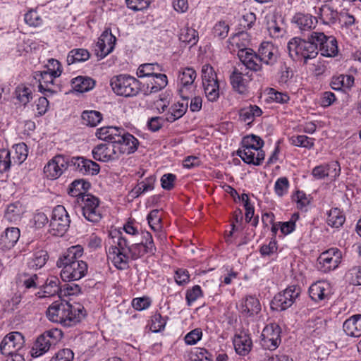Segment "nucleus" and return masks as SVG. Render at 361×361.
Segmentation results:
<instances>
[{
	"label": "nucleus",
	"instance_id": "nucleus-1",
	"mask_svg": "<svg viewBox=\"0 0 361 361\" xmlns=\"http://www.w3.org/2000/svg\"><path fill=\"white\" fill-rule=\"evenodd\" d=\"M145 242L132 243L129 238L123 236L121 232H115L112 237L114 245L108 250L107 256L111 260L114 265L120 270L126 269L128 267L130 260H136L145 254L154 255L156 247L150 233H143Z\"/></svg>",
	"mask_w": 361,
	"mask_h": 361
},
{
	"label": "nucleus",
	"instance_id": "nucleus-2",
	"mask_svg": "<svg viewBox=\"0 0 361 361\" xmlns=\"http://www.w3.org/2000/svg\"><path fill=\"white\" fill-rule=\"evenodd\" d=\"M80 305H73L66 301L54 302L47 310L48 319L64 326H72L80 322L85 315Z\"/></svg>",
	"mask_w": 361,
	"mask_h": 361
},
{
	"label": "nucleus",
	"instance_id": "nucleus-3",
	"mask_svg": "<svg viewBox=\"0 0 361 361\" xmlns=\"http://www.w3.org/2000/svg\"><path fill=\"white\" fill-rule=\"evenodd\" d=\"M263 145L264 141L259 136L247 135L243 139L242 147L237 151V155L246 164L259 166L265 156L262 150Z\"/></svg>",
	"mask_w": 361,
	"mask_h": 361
},
{
	"label": "nucleus",
	"instance_id": "nucleus-4",
	"mask_svg": "<svg viewBox=\"0 0 361 361\" xmlns=\"http://www.w3.org/2000/svg\"><path fill=\"white\" fill-rule=\"evenodd\" d=\"M287 49L293 60H304L305 63H307L308 59H314L318 54L317 42L312 39V35L309 40L299 37L291 39L288 43Z\"/></svg>",
	"mask_w": 361,
	"mask_h": 361
},
{
	"label": "nucleus",
	"instance_id": "nucleus-5",
	"mask_svg": "<svg viewBox=\"0 0 361 361\" xmlns=\"http://www.w3.org/2000/svg\"><path fill=\"white\" fill-rule=\"evenodd\" d=\"M63 337V333L58 329L44 331L39 336L30 350L33 357H37L47 353L52 346H55Z\"/></svg>",
	"mask_w": 361,
	"mask_h": 361
},
{
	"label": "nucleus",
	"instance_id": "nucleus-6",
	"mask_svg": "<svg viewBox=\"0 0 361 361\" xmlns=\"http://www.w3.org/2000/svg\"><path fill=\"white\" fill-rule=\"evenodd\" d=\"M70 223L66 208L63 205H57L52 210L49 232L52 235L63 236L68 229Z\"/></svg>",
	"mask_w": 361,
	"mask_h": 361
},
{
	"label": "nucleus",
	"instance_id": "nucleus-7",
	"mask_svg": "<svg viewBox=\"0 0 361 361\" xmlns=\"http://www.w3.org/2000/svg\"><path fill=\"white\" fill-rule=\"evenodd\" d=\"M300 294L299 287L289 286L274 296L271 300V307L278 311L285 310L292 306Z\"/></svg>",
	"mask_w": 361,
	"mask_h": 361
},
{
	"label": "nucleus",
	"instance_id": "nucleus-8",
	"mask_svg": "<svg viewBox=\"0 0 361 361\" xmlns=\"http://www.w3.org/2000/svg\"><path fill=\"white\" fill-rule=\"evenodd\" d=\"M281 329L276 323L267 324L263 329L261 335V345L263 348L269 350H276L281 342Z\"/></svg>",
	"mask_w": 361,
	"mask_h": 361
},
{
	"label": "nucleus",
	"instance_id": "nucleus-9",
	"mask_svg": "<svg viewBox=\"0 0 361 361\" xmlns=\"http://www.w3.org/2000/svg\"><path fill=\"white\" fill-rule=\"evenodd\" d=\"M57 267L62 268L60 275L64 281L80 280L86 275L88 269L87 264L85 261L71 262V263Z\"/></svg>",
	"mask_w": 361,
	"mask_h": 361
},
{
	"label": "nucleus",
	"instance_id": "nucleus-10",
	"mask_svg": "<svg viewBox=\"0 0 361 361\" xmlns=\"http://www.w3.org/2000/svg\"><path fill=\"white\" fill-rule=\"evenodd\" d=\"M70 166V158L61 154L54 156L44 167V173L49 179H56Z\"/></svg>",
	"mask_w": 361,
	"mask_h": 361
},
{
	"label": "nucleus",
	"instance_id": "nucleus-11",
	"mask_svg": "<svg viewBox=\"0 0 361 361\" xmlns=\"http://www.w3.org/2000/svg\"><path fill=\"white\" fill-rule=\"evenodd\" d=\"M312 39L317 42V48L323 56L327 57L335 56L338 54L337 41L333 36H326L323 32H313Z\"/></svg>",
	"mask_w": 361,
	"mask_h": 361
},
{
	"label": "nucleus",
	"instance_id": "nucleus-12",
	"mask_svg": "<svg viewBox=\"0 0 361 361\" xmlns=\"http://www.w3.org/2000/svg\"><path fill=\"white\" fill-rule=\"evenodd\" d=\"M114 145L118 157L123 154H132L135 152L139 145V142L133 135L125 133L124 130L121 128L116 140H114Z\"/></svg>",
	"mask_w": 361,
	"mask_h": 361
},
{
	"label": "nucleus",
	"instance_id": "nucleus-13",
	"mask_svg": "<svg viewBox=\"0 0 361 361\" xmlns=\"http://www.w3.org/2000/svg\"><path fill=\"white\" fill-rule=\"evenodd\" d=\"M25 343L23 334L18 331L8 334L0 344V352L3 355L13 354L20 350Z\"/></svg>",
	"mask_w": 361,
	"mask_h": 361
},
{
	"label": "nucleus",
	"instance_id": "nucleus-14",
	"mask_svg": "<svg viewBox=\"0 0 361 361\" xmlns=\"http://www.w3.org/2000/svg\"><path fill=\"white\" fill-rule=\"evenodd\" d=\"M341 252L338 248H331L323 252L318 258L320 269L327 272L338 267L341 262Z\"/></svg>",
	"mask_w": 361,
	"mask_h": 361
},
{
	"label": "nucleus",
	"instance_id": "nucleus-15",
	"mask_svg": "<svg viewBox=\"0 0 361 361\" xmlns=\"http://www.w3.org/2000/svg\"><path fill=\"white\" fill-rule=\"evenodd\" d=\"M70 166L84 175H96L99 172V165L82 157H75L70 159Z\"/></svg>",
	"mask_w": 361,
	"mask_h": 361
},
{
	"label": "nucleus",
	"instance_id": "nucleus-16",
	"mask_svg": "<svg viewBox=\"0 0 361 361\" xmlns=\"http://www.w3.org/2000/svg\"><path fill=\"white\" fill-rule=\"evenodd\" d=\"M113 90L115 89H129V90H142L141 82L135 78L129 75L121 74L114 76L110 80Z\"/></svg>",
	"mask_w": 361,
	"mask_h": 361
},
{
	"label": "nucleus",
	"instance_id": "nucleus-17",
	"mask_svg": "<svg viewBox=\"0 0 361 361\" xmlns=\"http://www.w3.org/2000/svg\"><path fill=\"white\" fill-rule=\"evenodd\" d=\"M116 38L108 30H105L99 37L95 46L96 55L103 59L110 54L114 49Z\"/></svg>",
	"mask_w": 361,
	"mask_h": 361
},
{
	"label": "nucleus",
	"instance_id": "nucleus-18",
	"mask_svg": "<svg viewBox=\"0 0 361 361\" xmlns=\"http://www.w3.org/2000/svg\"><path fill=\"white\" fill-rule=\"evenodd\" d=\"M93 158L99 161L107 162L118 159L114 143H104L95 146L92 151Z\"/></svg>",
	"mask_w": 361,
	"mask_h": 361
},
{
	"label": "nucleus",
	"instance_id": "nucleus-19",
	"mask_svg": "<svg viewBox=\"0 0 361 361\" xmlns=\"http://www.w3.org/2000/svg\"><path fill=\"white\" fill-rule=\"evenodd\" d=\"M238 56L240 61L247 69L253 71H260L262 61L257 54L251 49H241L238 52Z\"/></svg>",
	"mask_w": 361,
	"mask_h": 361
},
{
	"label": "nucleus",
	"instance_id": "nucleus-20",
	"mask_svg": "<svg viewBox=\"0 0 361 361\" xmlns=\"http://www.w3.org/2000/svg\"><path fill=\"white\" fill-rule=\"evenodd\" d=\"M239 311L244 317H254L261 311L260 302L256 297L247 295L242 300L239 306Z\"/></svg>",
	"mask_w": 361,
	"mask_h": 361
},
{
	"label": "nucleus",
	"instance_id": "nucleus-21",
	"mask_svg": "<svg viewBox=\"0 0 361 361\" xmlns=\"http://www.w3.org/2000/svg\"><path fill=\"white\" fill-rule=\"evenodd\" d=\"M57 78L54 75L46 71H37L35 73L31 85L33 88L36 87L38 90H52L54 79Z\"/></svg>",
	"mask_w": 361,
	"mask_h": 361
},
{
	"label": "nucleus",
	"instance_id": "nucleus-22",
	"mask_svg": "<svg viewBox=\"0 0 361 361\" xmlns=\"http://www.w3.org/2000/svg\"><path fill=\"white\" fill-rule=\"evenodd\" d=\"M202 78L204 90H219L220 85L216 73L210 65L204 64L202 66Z\"/></svg>",
	"mask_w": 361,
	"mask_h": 361
},
{
	"label": "nucleus",
	"instance_id": "nucleus-23",
	"mask_svg": "<svg viewBox=\"0 0 361 361\" xmlns=\"http://www.w3.org/2000/svg\"><path fill=\"white\" fill-rule=\"evenodd\" d=\"M257 54L262 63L271 66L276 62L278 58L276 49L269 42L262 43Z\"/></svg>",
	"mask_w": 361,
	"mask_h": 361
},
{
	"label": "nucleus",
	"instance_id": "nucleus-24",
	"mask_svg": "<svg viewBox=\"0 0 361 361\" xmlns=\"http://www.w3.org/2000/svg\"><path fill=\"white\" fill-rule=\"evenodd\" d=\"M20 230L16 227L8 228L0 236V247L2 250H10L18 242Z\"/></svg>",
	"mask_w": 361,
	"mask_h": 361
},
{
	"label": "nucleus",
	"instance_id": "nucleus-25",
	"mask_svg": "<svg viewBox=\"0 0 361 361\" xmlns=\"http://www.w3.org/2000/svg\"><path fill=\"white\" fill-rule=\"evenodd\" d=\"M329 293V286L324 281H317L309 288L310 296L315 302L324 300L328 298Z\"/></svg>",
	"mask_w": 361,
	"mask_h": 361
},
{
	"label": "nucleus",
	"instance_id": "nucleus-26",
	"mask_svg": "<svg viewBox=\"0 0 361 361\" xmlns=\"http://www.w3.org/2000/svg\"><path fill=\"white\" fill-rule=\"evenodd\" d=\"M233 345L235 352L240 355H246L251 350L252 342L249 335L245 333H240L235 336Z\"/></svg>",
	"mask_w": 361,
	"mask_h": 361
},
{
	"label": "nucleus",
	"instance_id": "nucleus-27",
	"mask_svg": "<svg viewBox=\"0 0 361 361\" xmlns=\"http://www.w3.org/2000/svg\"><path fill=\"white\" fill-rule=\"evenodd\" d=\"M343 328L348 336H361V314H355L346 319L343 323Z\"/></svg>",
	"mask_w": 361,
	"mask_h": 361
},
{
	"label": "nucleus",
	"instance_id": "nucleus-28",
	"mask_svg": "<svg viewBox=\"0 0 361 361\" xmlns=\"http://www.w3.org/2000/svg\"><path fill=\"white\" fill-rule=\"evenodd\" d=\"M90 183L84 179L75 180L70 185L68 189V193L72 197H77V202L80 203V197L88 195L87 192L90 188Z\"/></svg>",
	"mask_w": 361,
	"mask_h": 361
},
{
	"label": "nucleus",
	"instance_id": "nucleus-29",
	"mask_svg": "<svg viewBox=\"0 0 361 361\" xmlns=\"http://www.w3.org/2000/svg\"><path fill=\"white\" fill-rule=\"evenodd\" d=\"M293 21L302 31H308L315 27L318 20L310 14L298 13L293 16Z\"/></svg>",
	"mask_w": 361,
	"mask_h": 361
},
{
	"label": "nucleus",
	"instance_id": "nucleus-30",
	"mask_svg": "<svg viewBox=\"0 0 361 361\" xmlns=\"http://www.w3.org/2000/svg\"><path fill=\"white\" fill-rule=\"evenodd\" d=\"M83 247L80 245L70 247L66 252L56 262L57 266H63L64 264L71 262L79 261L78 259L82 256Z\"/></svg>",
	"mask_w": 361,
	"mask_h": 361
},
{
	"label": "nucleus",
	"instance_id": "nucleus-31",
	"mask_svg": "<svg viewBox=\"0 0 361 361\" xmlns=\"http://www.w3.org/2000/svg\"><path fill=\"white\" fill-rule=\"evenodd\" d=\"M320 21L325 25L334 24L338 19V13L328 4H324L319 8L317 13Z\"/></svg>",
	"mask_w": 361,
	"mask_h": 361
},
{
	"label": "nucleus",
	"instance_id": "nucleus-32",
	"mask_svg": "<svg viewBox=\"0 0 361 361\" xmlns=\"http://www.w3.org/2000/svg\"><path fill=\"white\" fill-rule=\"evenodd\" d=\"M188 108V101L173 104L166 114V121L173 123L180 118L187 111Z\"/></svg>",
	"mask_w": 361,
	"mask_h": 361
},
{
	"label": "nucleus",
	"instance_id": "nucleus-33",
	"mask_svg": "<svg viewBox=\"0 0 361 361\" xmlns=\"http://www.w3.org/2000/svg\"><path fill=\"white\" fill-rule=\"evenodd\" d=\"M355 78L350 75H340L334 76L331 81V87L334 90L350 89L354 85Z\"/></svg>",
	"mask_w": 361,
	"mask_h": 361
},
{
	"label": "nucleus",
	"instance_id": "nucleus-34",
	"mask_svg": "<svg viewBox=\"0 0 361 361\" xmlns=\"http://www.w3.org/2000/svg\"><path fill=\"white\" fill-rule=\"evenodd\" d=\"M96 82L88 76L80 75L71 80L72 90H92Z\"/></svg>",
	"mask_w": 361,
	"mask_h": 361
},
{
	"label": "nucleus",
	"instance_id": "nucleus-35",
	"mask_svg": "<svg viewBox=\"0 0 361 361\" xmlns=\"http://www.w3.org/2000/svg\"><path fill=\"white\" fill-rule=\"evenodd\" d=\"M121 128L107 126L97 129L96 136L99 139L106 142V143H114Z\"/></svg>",
	"mask_w": 361,
	"mask_h": 361
},
{
	"label": "nucleus",
	"instance_id": "nucleus-36",
	"mask_svg": "<svg viewBox=\"0 0 361 361\" xmlns=\"http://www.w3.org/2000/svg\"><path fill=\"white\" fill-rule=\"evenodd\" d=\"M59 279L54 276L47 278L44 285H43L44 295L42 297H50L61 292V288L59 286Z\"/></svg>",
	"mask_w": 361,
	"mask_h": 361
},
{
	"label": "nucleus",
	"instance_id": "nucleus-37",
	"mask_svg": "<svg viewBox=\"0 0 361 361\" xmlns=\"http://www.w3.org/2000/svg\"><path fill=\"white\" fill-rule=\"evenodd\" d=\"M262 114V109L256 105H250L248 107L243 108L240 111V118L247 125H250L255 117H259Z\"/></svg>",
	"mask_w": 361,
	"mask_h": 361
},
{
	"label": "nucleus",
	"instance_id": "nucleus-38",
	"mask_svg": "<svg viewBox=\"0 0 361 361\" xmlns=\"http://www.w3.org/2000/svg\"><path fill=\"white\" fill-rule=\"evenodd\" d=\"M196 77V71L192 68H185L179 73V83L183 88H190Z\"/></svg>",
	"mask_w": 361,
	"mask_h": 361
},
{
	"label": "nucleus",
	"instance_id": "nucleus-39",
	"mask_svg": "<svg viewBox=\"0 0 361 361\" xmlns=\"http://www.w3.org/2000/svg\"><path fill=\"white\" fill-rule=\"evenodd\" d=\"M90 57V52L85 49H73L67 56V63L68 65L83 62L88 60Z\"/></svg>",
	"mask_w": 361,
	"mask_h": 361
},
{
	"label": "nucleus",
	"instance_id": "nucleus-40",
	"mask_svg": "<svg viewBox=\"0 0 361 361\" xmlns=\"http://www.w3.org/2000/svg\"><path fill=\"white\" fill-rule=\"evenodd\" d=\"M48 259L47 252L39 250L34 252L27 264L31 269H37L44 266Z\"/></svg>",
	"mask_w": 361,
	"mask_h": 361
},
{
	"label": "nucleus",
	"instance_id": "nucleus-41",
	"mask_svg": "<svg viewBox=\"0 0 361 361\" xmlns=\"http://www.w3.org/2000/svg\"><path fill=\"white\" fill-rule=\"evenodd\" d=\"M179 39L186 44L195 45L198 40L197 32L192 27L185 26L180 30Z\"/></svg>",
	"mask_w": 361,
	"mask_h": 361
},
{
	"label": "nucleus",
	"instance_id": "nucleus-42",
	"mask_svg": "<svg viewBox=\"0 0 361 361\" xmlns=\"http://www.w3.org/2000/svg\"><path fill=\"white\" fill-rule=\"evenodd\" d=\"M82 119L83 123L87 126L95 127L102 120V115L99 111H84L82 113Z\"/></svg>",
	"mask_w": 361,
	"mask_h": 361
},
{
	"label": "nucleus",
	"instance_id": "nucleus-43",
	"mask_svg": "<svg viewBox=\"0 0 361 361\" xmlns=\"http://www.w3.org/2000/svg\"><path fill=\"white\" fill-rule=\"evenodd\" d=\"M345 218L338 208H334L329 212L326 222L331 227L339 228L345 222Z\"/></svg>",
	"mask_w": 361,
	"mask_h": 361
},
{
	"label": "nucleus",
	"instance_id": "nucleus-44",
	"mask_svg": "<svg viewBox=\"0 0 361 361\" xmlns=\"http://www.w3.org/2000/svg\"><path fill=\"white\" fill-rule=\"evenodd\" d=\"M160 66L155 63H144L139 66L137 71V75L138 78L154 76L156 71H159Z\"/></svg>",
	"mask_w": 361,
	"mask_h": 361
},
{
	"label": "nucleus",
	"instance_id": "nucleus-45",
	"mask_svg": "<svg viewBox=\"0 0 361 361\" xmlns=\"http://www.w3.org/2000/svg\"><path fill=\"white\" fill-rule=\"evenodd\" d=\"M21 214V207L18 202H16L8 206L4 217L9 221H16L20 219Z\"/></svg>",
	"mask_w": 361,
	"mask_h": 361
},
{
	"label": "nucleus",
	"instance_id": "nucleus-46",
	"mask_svg": "<svg viewBox=\"0 0 361 361\" xmlns=\"http://www.w3.org/2000/svg\"><path fill=\"white\" fill-rule=\"evenodd\" d=\"M80 198V203L78 204L82 212L87 209L98 207L99 205V199L91 194L83 195Z\"/></svg>",
	"mask_w": 361,
	"mask_h": 361
},
{
	"label": "nucleus",
	"instance_id": "nucleus-47",
	"mask_svg": "<svg viewBox=\"0 0 361 361\" xmlns=\"http://www.w3.org/2000/svg\"><path fill=\"white\" fill-rule=\"evenodd\" d=\"M19 282L25 287V288H36L39 285L38 281V276L35 274H28L23 273L19 276Z\"/></svg>",
	"mask_w": 361,
	"mask_h": 361
},
{
	"label": "nucleus",
	"instance_id": "nucleus-48",
	"mask_svg": "<svg viewBox=\"0 0 361 361\" xmlns=\"http://www.w3.org/2000/svg\"><path fill=\"white\" fill-rule=\"evenodd\" d=\"M11 164V152L6 149H0V173L6 172Z\"/></svg>",
	"mask_w": 361,
	"mask_h": 361
},
{
	"label": "nucleus",
	"instance_id": "nucleus-49",
	"mask_svg": "<svg viewBox=\"0 0 361 361\" xmlns=\"http://www.w3.org/2000/svg\"><path fill=\"white\" fill-rule=\"evenodd\" d=\"M291 143L298 147L311 148L314 145V139L306 135L293 136L290 139Z\"/></svg>",
	"mask_w": 361,
	"mask_h": 361
},
{
	"label": "nucleus",
	"instance_id": "nucleus-50",
	"mask_svg": "<svg viewBox=\"0 0 361 361\" xmlns=\"http://www.w3.org/2000/svg\"><path fill=\"white\" fill-rule=\"evenodd\" d=\"M202 296V290L199 285L194 286L186 291L185 300L187 305L190 306L200 297Z\"/></svg>",
	"mask_w": 361,
	"mask_h": 361
},
{
	"label": "nucleus",
	"instance_id": "nucleus-51",
	"mask_svg": "<svg viewBox=\"0 0 361 361\" xmlns=\"http://www.w3.org/2000/svg\"><path fill=\"white\" fill-rule=\"evenodd\" d=\"M151 90H162L168 84L167 77L165 74L156 73L153 76Z\"/></svg>",
	"mask_w": 361,
	"mask_h": 361
},
{
	"label": "nucleus",
	"instance_id": "nucleus-52",
	"mask_svg": "<svg viewBox=\"0 0 361 361\" xmlns=\"http://www.w3.org/2000/svg\"><path fill=\"white\" fill-rule=\"evenodd\" d=\"M230 81L233 88L245 87L247 82V80L237 69H235L231 75Z\"/></svg>",
	"mask_w": 361,
	"mask_h": 361
},
{
	"label": "nucleus",
	"instance_id": "nucleus-53",
	"mask_svg": "<svg viewBox=\"0 0 361 361\" xmlns=\"http://www.w3.org/2000/svg\"><path fill=\"white\" fill-rule=\"evenodd\" d=\"M229 26L225 21H219L213 27V33L215 37L224 39L228 36Z\"/></svg>",
	"mask_w": 361,
	"mask_h": 361
},
{
	"label": "nucleus",
	"instance_id": "nucleus-54",
	"mask_svg": "<svg viewBox=\"0 0 361 361\" xmlns=\"http://www.w3.org/2000/svg\"><path fill=\"white\" fill-rule=\"evenodd\" d=\"M289 188V181L286 177H281L277 179L274 185V190L276 194L282 197L288 192Z\"/></svg>",
	"mask_w": 361,
	"mask_h": 361
},
{
	"label": "nucleus",
	"instance_id": "nucleus-55",
	"mask_svg": "<svg viewBox=\"0 0 361 361\" xmlns=\"http://www.w3.org/2000/svg\"><path fill=\"white\" fill-rule=\"evenodd\" d=\"M289 99V96L283 92H268V97L266 99L268 102H276L280 104L286 103Z\"/></svg>",
	"mask_w": 361,
	"mask_h": 361
},
{
	"label": "nucleus",
	"instance_id": "nucleus-56",
	"mask_svg": "<svg viewBox=\"0 0 361 361\" xmlns=\"http://www.w3.org/2000/svg\"><path fill=\"white\" fill-rule=\"evenodd\" d=\"M167 317H163L160 313L156 312L152 319V328L153 331L159 332L163 330L166 324Z\"/></svg>",
	"mask_w": 361,
	"mask_h": 361
},
{
	"label": "nucleus",
	"instance_id": "nucleus-57",
	"mask_svg": "<svg viewBox=\"0 0 361 361\" xmlns=\"http://www.w3.org/2000/svg\"><path fill=\"white\" fill-rule=\"evenodd\" d=\"M25 23L30 25L37 27L42 23V19L36 11L31 10L25 15Z\"/></svg>",
	"mask_w": 361,
	"mask_h": 361
},
{
	"label": "nucleus",
	"instance_id": "nucleus-58",
	"mask_svg": "<svg viewBox=\"0 0 361 361\" xmlns=\"http://www.w3.org/2000/svg\"><path fill=\"white\" fill-rule=\"evenodd\" d=\"M82 215L89 221L92 223H97L102 219V214L99 211V208H90L82 212Z\"/></svg>",
	"mask_w": 361,
	"mask_h": 361
},
{
	"label": "nucleus",
	"instance_id": "nucleus-59",
	"mask_svg": "<svg viewBox=\"0 0 361 361\" xmlns=\"http://www.w3.org/2000/svg\"><path fill=\"white\" fill-rule=\"evenodd\" d=\"M293 76V72L291 69L286 66V64H283L281 66L279 73V78L278 82L283 86L285 84H287L289 79H290Z\"/></svg>",
	"mask_w": 361,
	"mask_h": 361
},
{
	"label": "nucleus",
	"instance_id": "nucleus-60",
	"mask_svg": "<svg viewBox=\"0 0 361 361\" xmlns=\"http://www.w3.org/2000/svg\"><path fill=\"white\" fill-rule=\"evenodd\" d=\"M73 352L71 349L64 348L56 353L50 361H73Z\"/></svg>",
	"mask_w": 361,
	"mask_h": 361
},
{
	"label": "nucleus",
	"instance_id": "nucleus-61",
	"mask_svg": "<svg viewBox=\"0 0 361 361\" xmlns=\"http://www.w3.org/2000/svg\"><path fill=\"white\" fill-rule=\"evenodd\" d=\"M46 72H49L56 77H59L62 73L61 63L54 59H50L48 60V63L46 66Z\"/></svg>",
	"mask_w": 361,
	"mask_h": 361
},
{
	"label": "nucleus",
	"instance_id": "nucleus-62",
	"mask_svg": "<svg viewBox=\"0 0 361 361\" xmlns=\"http://www.w3.org/2000/svg\"><path fill=\"white\" fill-rule=\"evenodd\" d=\"M202 336V332L201 329L197 328L188 333L184 340L188 345H195L201 339Z\"/></svg>",
	"mask_w": 361,
	"mask_h": 361
},
{
	"label": "nucleus",
	"instance_id": "nucleus-63",
	"mask_svg": "<svg viewBox=\"0 0 361 361\" xmlns=\"http://www.w3.org/2000/svg\"><path fill=\"white\" fill-rule=\"evenodd\" d=\"M128 8L135 11L147 8L149 5V0H126Z\"/></svg>",
	"mask_w": 361,
	"mask_h": 361
},
{
	"label": "nucleus",
	"instance_id": "nucleus-64",
	"mask_svg": "<svg viewBox=\"0 0 361 361\" xmlns=\"http://www.w3.org/2000/svg\"><path fill=\"white\" fill-rule=\"evenodd\" d=\"M175 281L180 286L185 285L190 281V274L185 269H178L175 272Z\"/></svg>",
	"mask_w": 361,
	"mask_h": 361
}]
</instances>
